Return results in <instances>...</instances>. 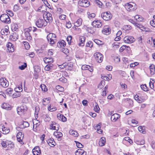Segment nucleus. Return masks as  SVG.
Listing matches in <instances>:
<instances>
[{
    "mask_svg": "<svg viewBox=\"0 0 155 155\" xmlns=\"http://www.w3.org/2000/svg\"><path fill=\"white\" fill-rule=\"evenodd\" d=\"M56 36L55 34L53 33H50L48 35L47 38L49 43L53 45L55 42V39Z\"/></svg>",
    "mask_w": 155,
    "mask_h": 155,
    "instance_id": "obj_1",
    "label": "nucleus"
},
{
    "mask_svg": "<svg viewBox=\"0 0 155 155\" xmlns=\"http://www.w3.org/2000/svg\"><path fill=\"white\" fill-rule=\"evenodd\" d=\"M0 19L3 22L9 24L10 23V19L8 15L6 14H4L2 15L0 17Z\"/></svg>",
    "mask_w": 155,
    "mask_h": 155,
    "instance_id": "obj_2",
    "label": "nucleus"
},
{
    "mask_svg": "<svg viewBox=\"0 0 155 155\" xmlns=\"http://www.w3.org/2000/svg\"><path fill=\"white\" fill-rule=\"evenodd\" d=\"M101 16L104 20L108 21L111 18L112 15L109 12H107L102 13Z\"/></svg>",
    "mask_w": 155,
    "mask_h": 155,
    "instance_id": "obj_3",
    "label": "nucleus"
},
{
    "mask_svg": "<svg viewBox=\"0 0 155 155\" xmlns=\"http://www.w3.org/2000/svg\"><path fill=\"white\" fill-rule=\"evenodd\" d=\"M27 107L25 105H22L17 108L18 114L20 115L25 112L27 110Z\"/></svg>",
    "mask_w": 155,
    "mask_h": 155,
    "instance_id": "obj_4",
    "label": "nucleus"
},
{
    "mask_svg": "<svg viewBox=\"0 0 155 155\" xmlns=\"http://www.w3.org/2000/svg\"><path fill=\"white\" fill-rule=\"evenodd\" d=\"M47 22L45 20H44L41 19H39L36 21V24L38 28H41L43 26H46L47 25Z\"/></svg>",
    "mask_w": 155,
    "mask_h": 155,
    "instance_id": "obj_5",
    "label": "nucleus"
},
{
    "mask_svg": "<svg viewBox=\"0 0 155 155\" xmlns=\"http://www.w3.org/2000/svg\"><path fill=\"white\" fill-rule=\"evenodd\" d=\"M133 4L130 3H127L125 4V7L127 10L129 12L134 11L135 9V5L134 3L133 2H130Z\"/></svg>",
    "mask_w": 155,
    "mask_h": 155,
    "instance_id": "obj_6",
    "label": "nucleus"
},
{
    "mask_svg": "<svg viewBox=\"0 0 155 155\" xmlns=\"http://www.w3.org/2000/svg\"><path fill=\"white\" fill-rule=\"evenodd\" d=\"M94 56L96 61L98 63L102 62L103 61V55L99 52L95 53L94 54Z\"/></svg>",
    "mask_w": 155,
    "mask_h": 155,
    "instance_id": "obj_7",
    "label": "nucleus"
},
{
    "mask_svg": "<svg viewBox=\"0 0 155 155\" xmlns=\"http://www.w3.org/2000/svg\"><path fill=\"white\" fill-rule=\"evenodd\" d=\"M0 84L3 87H6L8 86V82L5 78H2L0 79Z\"/></svg>",
    "mask_w": 155,
    "mask_h": 155,
    "instance_id": "obj_8",
    "label": "nucleus"
},
{
    "mask_svg": "<svg viewBox=\"0 0 155 155\" xmlns=\"http://www.w3.org/2000/svg\"><path fill=\"white\" fill-rule=\"evenodd\" d=\"M124 40L125 43L129 44L133 42L135 39L132 36H127L124 38Z\"/></svg>",
    "mask_w": 155,
    "mask_h": 155,
    "instance_id": "obj_9",
    "label": "nucleus"
},
{
    "mask_svg": "<svg viewBox=\"0 0 155 155\" xmlns=\"http://www.w3.org/2000/svg\"><path fill=\"white\" fill-rule=\"evenodd\" d=\"M63 65L64 66L66 69L67 70L71 71L72 69V67L73 66V63L72 62L68 61L67 64L66 63H64Z\"/></svg>",
    "mask_w": 155,
    "mask_h": 155,
    "instance_id": "obj_10",
    "label": "nucleus"
},
{
    "mask_svg": "<svg viewBox=\"0 0 155 155\" xmlns=\"http://www.w3.org/2000/svg\"><path fill=\"white\" fill-rule=\"evenodd\" d=\"M79 4L81 6L84 7H87L90 5V2L87 0H80Z\"/></svg>",
    "mask_w": 155,
    "mask_h": 155,
    "instance_id": "obj_11",
    "label": "nucleus"
},
{
    "mask_svg": "<svg viewBox=\"0 0 155 155\" xmlns=\"http://www.w3.org/2000/svg\"><path fill=\"white\" fill-rule=\"evenodd\" d=\"M17 140L21 144L23 143L22 140L24 138V134L21 132H18L16 136Z\"/></svg>",
    "mask_w": 155,
    "mask_h": 155,
    "instance_id": "obj_12",
    "label": "nucleus"
},
{
    "mask_svg": "<svg viewBox=\"0 0 155 155\" xmlns=\"http://www.w3.org/2000/svg\"><path fill=\"white\" fill-rule=\"evenodd\" d=\"M111 29L108 26H105L102 31V33L106 35H108L110 33Z\"/></svg>",
    "mask_w": 155,
    "mask_h": 155,
    "instance_id": "obj_13",
    "label": "nucleus"
},
{
    "mask_svg": "<svg viewBox=\"0 0 155 155\" xmlns=\"http://www.w3.org/2000/svg\"><path fill=\"white\" fill-rule=\"evenodd\" d=\"M34 155H38L41 153V150L39 147H35L32 150Z\"/></svg>",
    "mask_w": 155,
    "mask_h": 155,
    "instance_id": "obj_14",
    "label": "nucleus"
},
{
    "mask_svg": "<svg viewBox=\"0 0 155 155\" xmlns=\"http://www.w3.org/2000/svg\"><path fill=\"white\" fill-rule=\"evenodd\" d=\"M92 25L96 28H98L101 27L102 24L99 21H94L92 23Z\"/></svg>",
    "mask_w": 155,
    "mask_h": 155,
    "instance_id": "obj_15",
    "label": "nucleus"
},
{
    "mask_svg": "<svg viewBox=\"0 0 155 155\" xmlns=\"http://www.w3.org/2000/svg\"><path fill=\"white\" fill-rule=\"evenodd\" d=\"M76 155H86L87 153L86 151L82 149H78L75 152Z\"/></svg>",
    "mask_w": 155,
    "mask_h": 155,
    "instance_id": "obj_16",
    "label": "nucleus"
},
{
    "mask_svg": "<svg viewBox=\"0 0 155 155\" xmlns=\"http://www.w3.org/2000/svg\"><path fill=\"white\" fill-rule=\"evenodd\" d=\"M81 69L83 70H88L91 72L93 71L92 67L87 65H82L81 67Z\"/></svg>",
    "mask_w": 155,
    "mask_h": 155,
    "instance_id": "obj_17",
    "label": "nucleus"
},
{
    "mask_svg": "<svg viewBox=\"0 0 155 155\" xmlns=\"http://www.w3.org/2000/svg\"><path fill=\"white\" fill-rule=\"evenodd\" d=\"M120 117V115L117 114H114L112 115L111 117V120L112 121L115 122Z\"/></svg>",
    "mask_w": 155,
    "mask_h": 155,
    "instance_id": "obj_18",
    "label": "nucleus"
},
{
    "mask_svg": "<svg viewBox=\"0 0 155 155\" xmlns=\"http://www.w3.org/2000/svg\"><path fill=\"white\" fill-rule=\"evenodd\" d=\"M6 46L9 51L11 52H13L14 51V46L11 43L8 42V44H7Z\"/></svg>",
    "mask_w": 155,
    "mask_h": 155,
    "instance_id": "obj_19",
    "label": "nucleus"
},
{
    "mask_svg": "<svg viewBox=\"0 0 155 155\" xmlns=\"http://www.w3.org/2000/svg\"><path fill=\"white\" fill-rule=\"evenodd\" d=\"M57 116L59 120L63 122H65L67 120L66 118L63 115L60 114H58Z\"/></svg>",
    "mask_w": 155,
    "mask_h": 155,
    "instance_id": "obj_20",
    "label": "nucleus"
},
{
    "mask_svg": "<svg viewBox=\"0 0 155 155\" xmlns=\"http://www.w3.org/2000/svg\"><path fill=\"white\" fill-rule=\"evenodd\" d=\"M47 142L49 145L51 147H54L55 145V143L52 138L48 140Z\"/></svg>",
    "mask_w": 155,
    "mask_h": 155,
    "instance_id": "obj_21",
    "label": "nucleus"
},
{
    "mask_svg": "<svg viewBox=\"0 0 155 155\" xmlns=\"http://www.w3.org/2000/svg\"><path fill=\"white\" fill-rule=\"evenodd\" d=\"M106 142V140L105 137H102L100 139L99 142V145L100 146H103L105 144Z\"/></svg>",
    "mask_w": 155,
    "mask_h": 155,
    "instance_id": "obj_22",
    "label": "nucleus"
},
{
    "mask_svg": "<svg viewBox=\"0 0 155 155\" xmlns=\"http://www.w3.org/2000/svg\"><path fill=\"white\" fill-rule=\"evenodd\" d=\"M45 63L51 64L53 62V60L51 58H45L44 59Z\"/></svg>",
    "mask_w": 155,
    "mask_h": 155,
    "instance_id": "obj_23",
    "label": "nucleus"
},
{
    "mask_svg": "<svg viewBox=\"0 0 155 155\" xmlns=\"http://www.w3.org/2000/svg\"><path fill=\"white\" fill-rule=\"evenodd\" d=\"M85 38L84 37L81 36L79 37L80 43L79 44V45L83 46L84 45V42L85 41Z\"/></svg>",
    "mask_w": 155,
    "mask_h": 155,
    "instance_id": "obj_24",
    "label": "nucleus"
},
{
    "mask_svg": "<svg viewBox=\"0 0 155 155\" xmlns=\"http://www.w3.org/2000/svg\"><path fill=\"white\" fill-rule=\"evenodd\" d=\"M135 24L136 26L140 28L141 30L146 31H148V29L143 26L142 25H140L139 24Z\"/></svg>",
    "mask_w": 155,
    "mask_h": 155,
    "instance_id": "obj_25",
    "label": "nucleus"
},
{
    "mask_svg": "<svg viewBox=\"0 0 155 155\" xmlns=\"http://www.w3.org/2000/svg\"><path fill=\"white\" fill-rule=\"evenodd\" d=\"M45 16H46V19L48 21V22H51L52 21V15L51 13L49 12H47Z\"/></svg>",
    "mask_w": 155,
    "mask_h": 155,
    "instance_id": "obj_26",
    "label": "nucleus"
},
{
    "mask_svg": "<svg viewBox=\"0 0 155 155\" xmlns=\"http://www.w3.org/2000/svg\"><path fill=\"white\" fill-rule=\"evenodd\" d=\"M65 45V42L63 40L58 42L57 44V46L60 48H62L64 47Z\"/></svg>",
    "mask_w": 155,
    "mask_h": 155,
    "instance_id": "obj_27",
    "label": "nucleus"
},
{
    "mask_svg": "<svg viewBox=\"0 0 155 155\" xmlns=\"http://www.w3.org/2000/svg\"><path fill=\"white\" fill-rule=\"evenodd\" d=\"M25 35L26 39L28 41H30L32 39V37L31 36L30 32H28V31H25Z\"/></svg>",
    "mask_w": 155,
    "mask_h": 155,
    "instance_id": "obj_28",
    "label": "nucleus"
},
{
    "mask_svg": "<svg viewBox=\"0 0 155 155\" xmlns=\"http://www.w3.org/2000/svg\"><path fill=\"white\" fill-rule=\"evenodd\" d=\"M59 125L57 123H55V124H54V126H51L50 129H51L54 130H56V131H58L59 129Z\"/></svg>",
    "mask_w": 155,
    "mask_h": 155,
    "instance_id": "obj_29",
    "label": "nucleus"
},
{
    "mask_svg": "<svg viewBox=\"0 0 155 155\" xmlns=\"http://www.w3.org/2000/svg\"><path fill=\"white\" fill-rule=\"evenodd\" d=\"M145 126H140L138 127V129L139 131L141 133L143 134H145L146 133V131L145 130Z\"/></svg>",
    "mask_w": 155,
    "mask_h": 155,
    "instance_id": "obj_30",
    "label": "nucleus"
},
{
    "mask_svg": "<svg viewBox=\"0 0 155 155\" xmlns=\"http://www.w3.org/2000/svg\"><path fill=\"white\" fill-rule=\"evenodd\" d=\"M82 19L81 18L79 19L74 23V26L77 27H79L82 24Z\"/></svg>",
    "mask_w": 155,
    "mask_h": 155,
    "instance_id": "obj_31",
    "label": "nucleus"
},
{
    "mask_svg": "<svg viewBox=\"0 0 155 155\" xmlns=\"http://www.w3.org/2000/svg\"><path fill=\"white\" fill-rule=\"evenodd\" d=\"M125 102H127L129 104V106L132 107L133 105V101L131 99H127L124 100Z\"/></svg>",
    "mask_w": 155,
    "mask_h": 155,
    "instance_id": "obj_32",
    "label": "nucleus"
},
{
    "mask_svg": "<svg viewBox=\"0 0 155 155\" xmlns=\"http://www.w3.org/2000/svg\"><path fill=\"white\" fill-rule=\"evenodd\" d=\"M1 33L2 35H8L9 33V32L8 29L5 28L2 29L1 31Z\"/></svg>",
    "mask_w": 155,
    "mask_h": 155,
    "instance_id": "obj_33",
    "label": "nucleus"
},
{
    "mask_svg": "<svg viewBox=\"0 0 155 155\" xmlns=\"http://www.w3.org/2000/svg\"><path fill=\"white\" fill-rule=\"evenodd\" d=\"M9 105L5 103H4L3 104L2 106V107L3 108L6 109V110H10L11 109V108L10 107H9Z\"/></svg>",
    "mask_w": 155,
    "mask_h": 155,
    "instance_id": "obj_34",
    "label": "nucleus"
},
{
    "mask_svg": "<svg viewBox=\"0 0 155 155\" xmlns=\"http://www.w3.org/2000/svg\"><path fill=\"white\" fill-rule=\"evenodd\" d=\"M18 35H16L15 33H13V35H10V38L12 39H13V40L15 41L18 39Z\"/></svg>",
    "mask_w": 155,
    "mask_h": 155,
    "instance_id": "obj_35",
    "label": "nucleus"
},
{
    "mask_svg": "<svg viewBox=\"0 0 155 155\" xmlns=\"http://www.w3.org/2000/svg\"><path fill=\"white\" fill-rule=\"evenodd\" d=\"M53 65L52 64H48L46 65L45 68L46 71H49L53 67Z\"/></svg>",
    "mask_w": 155,
    "mask_h": 155,
    "instance_id": "obj_36",
    "label": "nucleus"
},
{
    "mask_svg": "<svg viewBox=\"0 0 155 155\" xmlns=\"http://www.w3.org/2000/svg\"><path fill=\"white\" fill-rule=\"evenodd\" d=\"M2 129L3 132L2 133L4 134H6L9 132L10 130L8 128L2 126Z\"/></svg>",
    "mask_w": 155,
    "mask_h": 155,
    "instance_id": "obj_37",
    "label": "nucleus"
},
{
    "mask_svg": "<svg viewBox=\"0 0 155 155\" xmlns=\"http://www.w3.org/2000/svg\"><path fill=\"white\" fill-rule=\"evenodd\" d=\"M150 67L151 74L153 75L154 74L155 71L154 65L153 64H152L150 66Z\"/></svg>",
    "mask_w": 155,
    "mask_h": 155,
    "instance_id": "obj_38",
    "label": "nucleus"
},
{
    "mask_svg": "<svg viewBox=\"0 0 155 155\" xmlns=\"http://www.w3.org/2000/svg\"><path fill=\"white\" fill-rule=\"evenodd\" d=\"M54 135L58 138H60L62 136V134L61 132L58 131L54 132Z\"/></svg>",
    "mask_w": 155,
    "mask_h": 155,
    "instance_id": "obj_39",
    "label": "nucleus"
},
{
    "mask_svg": "<svg viewBox=\"0 0 155 155\" xmlns=\"http://www.w3.org/2000/svg\"><path fill=\"white\" fill-rule=\"evenodd\" d=\"M48 109L49 110L52 112L55 111L57 110V108L56 107L50 105L48 107Z\"/></svg>",
    "mask_w": 155,
    "mask_h": 155,
    "instance_id": "obj_40",
    "label": "nucleus"
},
{
    "mask_svg": "<svg viewBox=\"0 0 155 155\" xmlns=\"http://www.w3.org/2000/svg\"><path fill=\"white\" fill-rule=\"evenodd\" d=\"M94 3L97 5L100 8H102V7L103 4L99 0H95Z\"/></svg>",
    "mask_w": 155,
    "mask_h": 155,
    "instance_id": "obj_41",
    "label": "nucleus"
},
{
    "mask_svg": "<svg viewBox=\"0 0 155 155\" xmlns=\"http://www.w3.org/2000/svg\"><path fill=\"white\" fill-rule=\"evenodd\" d=\"M69 133L70 134L72 135L73 136L75 137H76L78 136V133L75 131L73 130H70L69 131Z\"/></svg>",
    "mask_w": 155,
    "mask_h": 155,
    "instance_id": "obj_42",
    "label": "nucleus"
},
{
    "mask_svg": "<svg viewBox=\"0 0 155 155\" xmlns=\"http://www.w3.org/2000/svg\"><path fill=\"white\" fill-rule=\"evenodd\" d=\"M105 82L104 81H102L99 83L98 86V87L99 88L101 89L105 85Z\"/></svg>",
    "mask_w": 155,
    "mask_h": 155,
    "instance_id": "obj_43",
    "label": "nucleus"
},
{
    "mask_svg": "<svg viewBox=\"0 0 155 155\" xmlns=\"http://www.w3.org/2000/svg\"><path fill=\"white\" fill-rule=\"evenodd\" d=\"M44 117L45 118V121L46 122L49 121L51 120V118L48 115H44Z\"/></svg>",
    "mask_w": 155,
    "mask_h": 155,
    "instance_id": "obj_44",
    "label": "nucleus"
},
{
    "mask_svg": "<svg viewBox=\"0 0 155 155\" xmlns=\"http://www.w3.org/2000/svg\"><path fill=\"white\" fill-rule=\"evenodd\" d=\"M12 29L14 31H16L18 29V26L17 24H13L12 25Z\"/></svg>",
    "mask_w": 155,
    "mask_h": 155,
    "instance_id": "obj_45",
    "label": "nucleus"
},
{
    "mask_svg": "<svg viewBox=\"0 0 155 155\" xmlns=\"http://www.w3.org/2000/svg\"><path fill=\"white\" fill-rule=\"evenodd\" d=\"M20 96V93L18 92H16L14 93L12 96V98H14L19 97Z\"/></svg>",
    "mask_w": 155,
    "mask_h": 155,
    "instance_id": "obj_46",
    "label": "nucleus"
},
{
    "mask_svg": "<svg viewBox=\"0 0 155 155\" xmlns=\"http://www.w3.org/2000/svg\"><path fill=\"white\" fill-rule=\"evenodd\" d=\"M39 122L38 120H35L34 121H33V128L34 129V125H36L35 128H36L37 126L39 125V124H38V123H39Z\"/></svg>",
    "mask_w": 155,
    "mask_h": 155,
    "instance_id": "obj_47",
    "label": "nucleus"
},
{
    "mask_svg": "<svg viewBox=\"0 0 155 155\" xmlns=\"http://www.w3.org/2000/svg\"><path fill=\"white\" fill-rule=\"evenodd\" d=\"M23 43L25 46V48L26 49H28L30 48V46L29 43L27 41H24Z\"/></svg>",
    "mask_w": 155,
    "mask_h": 155,
    "instance_id": "obj_48",
    "label": "nucleus"
},
{
    "mask_svg": "<svg viewBox=\"0 0 155 155\" xmlns=\"http://www.w3.org/2000/svg\"><path fill=\"white\" fill-rule=\"evenodd\" d=\"M12 91L13 90L11 88H8L5 91L6 93L8 94L9 95L12 93Z\"/></svg>",
    "mask_w": 155,
    "mask_h": 155,
    "instance_id": "obj_49",
    "label": "nucleus"
},
{
    "mask_svg": "<svg viewBox=\"0 0 155 155\" xmlns=\"http://www.w3.org/2000/svg\"><path fill=\"white\" fill-rule=\"evenodd\" d=\"M141 87L144 91H148V88L147 87L146 84H142L141 85Z\"/></svg>",
    "mask_w": 155,
    "mask_h": 155,
    "instance_id": "obj_50",
    "label": "nucleus"
},
{
    "mask_svg": "<svg viewBox=\"0 0 155 155\" xmlns=\"http://www.w3.org/2000/svg\"><path fill=\"white\" fill-rule=\"evenodd\" d=\"M59 80L64 83H65L67 82V80L64 77H62L59 79Z\"/></svg>",
    "mask_w": 155,
    "mask_h": 155,
    "instance_id": "obj_51",
    "label": "nucleus"
},
{
    "mask_svg": "<svg viewBox=\"0 0 155 155\" xmlns=\"http://www.w3.org/2000/svg\"><path fill=\"white\" fill-rule=\"evenodd\" d=\"M56 88L58 91L62 92L64 90V88L59 85H57L56 87Z\"/></svg>",
    "mask_w": 155,
    "mask_h": 155,
    "instance_id": "obj_52",
    "label": "nucleus"
},
{
    "mask_svg": "<svg viewBox=\"0 0 155 155\" xmlns=\"http://www.w3.org/2000/svg\"><path fill=\"white\" fill-rule=\"evenodd\" d=\"M67 40L69 44L70 45L72 42V36H68L67 38Z\"/></svg>",
    "mask_w": 155,
    "mask_h": 155,
    "instance_id": "obj_53",
    "label": "nucleus"
},
{
    "mask_svg": "<svg viewBox=\"0 0 155 155\" xmlns=\"http://www.w3.org/2000/svg\"><path fill=\"white\" fill-rule=\"evenodd\" d=\"M94 110L96 112H98L99 111L100 108L99 107L98 105L96 103V105L94 107Z\"/></svg>",
    "mask_w": 155,
    "mask_h": 155,
    "instance_id": "obj_54",
    "label": "nucleus"
},
{
    "mask_svg": "<svg viewBox=\"0 0 155 155\" xmlns=\"http://www.w3.org/2000/svg\"><path fill=\"white\" fill-rule=\"evenodd\" d=\"M93 45V43L91 41H89V42L87 43L86 45V46L89 47L90 48L92 47Z\"/></svg>",
    "mask_w": 155,
    "mask_h": 155,
    "instance_id": "obj_55",
    "label": "nucleus"
},
{
    "mask_svg": "<svg viewBox=\"0 0 155 155\" xmlns=\"http://www.w3.org/2000/svg\"><path fill=\"white\" fill-rule=\"evenodd\" d=\"M22 124L25 127H28L29 125V123L25 121H24Z\"/></svg>",
    "mask_w": 155,
    "mask_h": 155,
    "instance_id": "obj_56",
    "label": "nucleus"
},
{
    "mask_svg": "<svg viewBox=\"0 0 155 155\" xmlns=\"http://www.w3.org/2000/svg\"><path fill=\"white\" fill-rule=\"evenodd\" d=\"M25 65H21V66H19V68L21 70H23L25 69V68L27 67V64L26 63H24Z\"/></svg>",
    "mask_w": 155,
    "mask_h": 155,
    "instance_id": "obj_57",
    "label": "nucleus"
},
{
    "mask_svg": "<svg viewBox=\"0 0 155 155\" xmlns=\"http://www.w3.org/2000/svg\"><path fill=\"white\" fill-rule=\"evenodd\" d=\"M126 48V46L125 45H123L120 48V51L122 52L123 51L125 50Z\"/></svg>",
    "mask_w": 155,
    "mask_h": 155,
    "instance_id": "obj_58",
    "label": "nucleus"
},
{
    "mask_svg": "<svg viewBox=\"0 0 155 155\" xmlns=\"http://www.w3.org/2000/svg\"><path fill=\"white\" fill-rule=\"evenodd\" d=\"M124 28L126 29V30H130L131 29V27L130 25H125L124 26Z\"/></svg>",
    "mask_w": 155,
    "mask_h": 155,
    "instance_id": "obj_59",
    "label": "nucleus"
},
{
    "mask_svg": "<svg viewBox=\"0 0 155 155\" xmlns=\"http://www.w3.org/2000/svg\"><path fill=\"white\" fill-rule=\"evenodd\" d=\"M6 12H6L7 14L9 15L11 17H12L14 15L13 13L11 11H8L7 10Z\"/></svg>",
    "mask_w": 155,
    "mask_h": 155,
    "instance_id": "obj_60",
    "label": "nucleus"
},
{
    "mask_svg": "<svg viewBox=\"0 0 155 155\" xmlns=\"http://www.w3.org/2000/svg\"><path fill=\"white\" fill-rule=\"evenodd\" d=\"M94 42L98 45H101L102 44V42L98 39H95L94 40Z\"/></svg>",
    "mask_w": 155,
    "mask_h": 155,
    "instance_id": "obj_61",
    "label": "nucleus"
},
{
    "mask_svg": "<svg viewBox=\"0 0 155 155\" xmlns=\"http://www.w3.org/2000/svg\"><path fill=\"white\" fill-rule=\"evenodd\" d=\"M77 146L79 148H82L83 147V145L80 143L78 142H76Z\"/></svg>",
    "mask_w": 155,
    "mask_h": 155,
    "instance_id": "obj_62",
    "label": "nucleus"
},
{
    "mask_svg": "<svg viewBox=\"0 0 155 155\" xmlns=\"http://www.w3.org/2000/svg\"><path fill=\"white\" fill-rule=\"evenodd\" d=\"M138 64L139 63L137 62H135L134 63H132L130 64V67H135L136 66L138 65Z\"/></svg>",
    "mask_w": 155,
    "mask_h": 155,
    "instance_id": "obj_63",
    "label": "nucleus"
},
{
    "mask_svg": "<svg viewBox=\"0 0 155 155\" xmlns=\"http://www.w3.org/2000/svg\"><path fill=\"white\" fill-rule=\"evenodd\" d=\"M150 24L153 27H155V19H153L150 21Z\"/></svg>",
    "mask_w": 155,
    "mask_h": 155,
    "instance_id": "obj_64",
    "label": "nucleus"
}]
</instances>
